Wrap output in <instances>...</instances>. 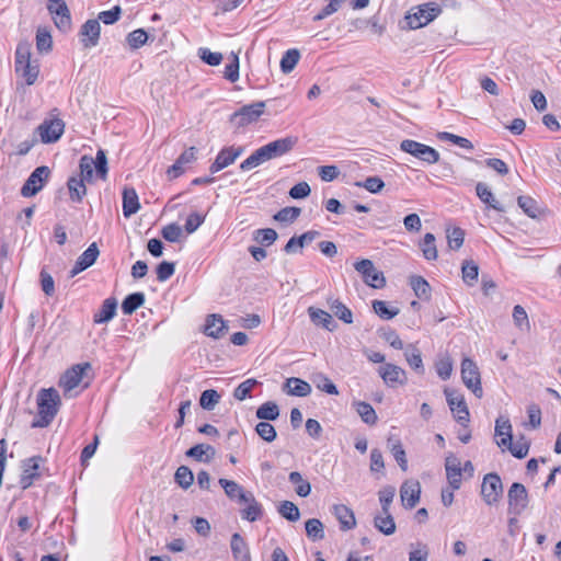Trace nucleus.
I'll use <instances>...</instances> for the list:
<instances>
[{
	"label": "nucleus",
	"mask_w": 561,
	"mask_h": 561,
	"mask_svg": "<svg viewBox=\"0 0 561 561\" xmlns=\"http://www.w3.org/2000/svg\"><path fill=\"white\" fill-rule=\"evenodd\" d=\"M80 173L72 175L67 182L70 199L80 203L87 194L85 183H92L95 179H105V151L99 149L96 158L82 156L79 163Z\"/></svg>",
	"instance_id": "1"
},
{
	"label": "nucleus",
	"mask_w": 561,
	"mask_h": 561,
	"mask_svg": "<svg viewBox=\"0 0 561 561\" xmlns=\"http://www.w3.org/2000/svg\"><path fill=\"white\" fill-rule=\"evenodd\" d=\"M60 404V396L56 389H42L37 394V416L31 426L33 428L47 427L57 415Z\"/></svg>",
	"instance_id": "2"
},
{
	"label": "nucleus",
	"mask_w": 561,
	"mask_h": 561,
	"mask_svg": "<svg viewBox=\"0 0 561 561\" xmlns=\"http://www.w3.org/2000/svg\"><path fill=\"white\" fill-rule=\"evenodd\" d=\"M15 72L27 85L36 82L39 75V62L32 59L31 46L27 42L20 43L15 51Z\"/></svg>",
	"instance_id": "3"
},
{
	"label": "nucleus",
	"mask_w": 561,
	"mask_h": 561,
	"mask_svg": "<svg viewBox=\"0 0 561 561\" xmlns=\"http://www.w3.org/2000/svg\"><path fill=\"white\" fill-rule=\"evenodd\" d=\"M440 12L442 9L435 2L423 3L412 8L405 16L407 23L410 28L416 30L431 23Z\"/></svg>",
	"instance_id": "4"
},
{
	"label": "nucleus",
	"mask_w": 561,
	"mask_h": 561,
	"mask_svg": "<svg viewBox=\"0 0 561 561\" xmlns=\"http://www.w3.org/2000/svg\"><path fill=\"white\" fill-rule=\"evenodd\" d=\"M400 149L428 164L436 163L439 160L437 150L412 139L402 140Z\"/></svg>",
	"instance_id": "5"
},
{
	"label": "nucleus",
	"mask_w": 561,
	"mask_h": 561,
	"mask_svg": "<svg viewBox=\"0 0 561 561\" xmlns=\"http://www.w3.org/2000/svg\"><path fill=\"white\" fill-rule=\"evenodd\" d=\"M461 379L476 397L481 398L483 396L480 371L471 358L466 357L461 362Z\"/></svg>",
	"instance_id": "6"
},
{
	"label": "nucleus",
	"mask_w": 561,
	"mask_h": 561,
	"mask_svg": "<svg viewBox=\"0 0 561 561\" xmlns=\"http://www.w3.org/2000/svg\"><path fill=\"white\" fill-rule=\"evenodd\" d=\"M100 21L105 23V11L99 13L98 19L88 20L79 32V37L84 48H91L98 45L101 36Z\"/></svg>",
	"instance_id": "7"
},
{
	"label": "nucleus",
	"mask_w": 561,
	"mask_h": 561,
	"mask_svg": "<svg viewBox=\"0 0 561 561\" xmlns=\"http://www.w3.org/2000/svg\"><path fill=\"white\" fill-rule=\"evenodd\" d=\"M354 268L362 275L366 285L373 288H382L386 285L382 272L375 267L373 261L363 259L354 264Z\"/></svg>",
	"instance_id": "8"
},
{
	"label": "nucleus",
	"mask_w": 561,
	"mask_h": 561,
	"mask_svg": "<svg viewBox=\"0 0 561 561\" xmlns=\"http://www.w3.org/2000/svg\"><path fill=\"white\" fill-rule=\"evenodd\" d=\"M50 169L46 165L37 167L27 178L21 188V194L24 197H32L36 195L48 181Z\"/></svg>",
	"instance_id": "9"
},
{
	"label": "nucleus",
	"mask_w": 561,
	"mask_h": 561,
	"mask_svg": "<svg viewBox=\"0 0 561 561\" xmlns=\"http://www.w3.org/2000/svg\"><path fill=\"white\" fill-rule=\"evenodd\" d=\"M65 123L60 118H46L36 128L43 144L56 142L64 134Z\"/></svg>",
	"instance_id": "10"
},
{
	"label": "nucleus",
	"mask_w": 561,
	"mask_h": 561,
	"mask_svg": "<svg viewBox=\"0 0 561 561\" xmlns=\"http://www.w3.org/2000/svg\"><path fill=\"white\" fill-rule=\"evenodd\" d=\"M503 494V484L499 474L488 473L481 484V495L489 505L496 503Z\"/></svg>",
	"instance_id": "11"
},
{
	"label": "nucleus",
	"mask_w": 561,
	"mask_h": 561,
	"mask_svg": "<svg viewBox=\"0 0 561 561\" xmlns=\"http://www.w3.org/2000/svg\"><path fill=\"white\" fill-rule=\"evenodd\" d=\"M379 502L381 504L382 514L375 517L374 526H396L394 519L389 513V506L391 505L396 495V488L387 485L379 491Z\"/></svg>",
	"instance_id": "12"
},
{
	"label": "nucleus",
	"mask_w": 561,
	"mask_h": 561,
	"mask_svg": "<svg viewBox=\"0 0 561 561\" xmlns=\"http://www.w3.org/2000/svg\"><path fill=\"white\" fill-rule=\"evenodd\" d=\"M444 392L446 396L447 403L457 422L460 423L461 425L467 426V424L469 423L470 413L463 397L461 394H458L456 391L449 389H445Z\"/></svg>",
	"instance_id": "13"
},
{
	"label": "nucleus",
	"mask_w": 561,
	"mask_h": 561,
	"mask_svg": "<svg viewBox=\"0 0 561 561\" xmlns=\"http://www.w3.org/2000/svg\"><path fill=\"white\" fill-rule=\"evenodd\" d=\"M264 108L265 102L263 101L243 105L232 115V121H234L239 126L249 125L259 119V117L264 113Z\"/></svg>",
	"instance_id": "14"
},
{
	"label": "nucleus",
	"mask_w": 561,
	"mask_h": 561,
	"mask_svg": "<svg viewBox=\"0 0 561 561\" xmlns=\"http://www.w3.org/2000/svg\"><path fill=\"white\" fill-rule=\"evenodd\" d=\"M510 511L514 514H520L528 505V493L524 484L514 482L508 490Z\"/></svg>",
	"instance_id": "15"
},
{
	"label": "nucleus",
	"mask_w": 561,
	"mask_h": 561,
	"mask_svg": "<svg viewBox=\"0 0 561 561\" xmlns=\"http://www.w3.org/2000/svg\"><path fill=\"white\" fill-rule=\"evenodd\" d=\"M243 152V148L242 147H225L222 148L215 161L211 163V165L209 167V171L210 173H217L219 171H221L222 169L231 165Z\"/></svg>",
	"instance_id": "16"
},
{
	"label": "nucleus",
	"mask_w": 561,
	"mask_h": 561,
	"mask_svg": "<svg viewBox=\"0 0 561 561\" xmlns=\"http://www.w3.org/2000/svg\"><path fill=\"white\" fill-rule=\"evenodd\" d=\"M378 374L389 387H396L398 385L403 386L408 381L405 371L394 364H385L383 366H380L378 368Z\"/></svg>",
	"instance_id": "17"
},
{
	"label": "nucleus",
	"mask_w": 561,
	"mask_h": 561,
	"mask_svg": "<svg viewBox=\"0 0 561 561\" xmlns=\"http://www.w3.org/2000/svg\"><path fill=\"white\" fill-rule=\"evenodd\" d=\"M49 12L53 14V19L57 28L61 32H68L71 27L70 12L64 0L58 2H51L48 5Z\"/></svg>",
	"instance_id": "18"
},
{
	"label": "nucleus",
	"mask_w": 561,
	"mask_h": 561,
	"mask_svg": "<svg viewBox=\"0 0 561 561\" xmlns=\"http://www.w3.org/2000/svg\"><path fill=\"white\" fill-rule=\"evenodd\" d=\"M90 368V364L85 363L68 369L60 379V386L64 388L65 392H70L78 387L83 379L84 371Z\"/></svg>",
	"instance_id": "19"
},
{
	"label": "nucleus",
	"mask_w": 561,
	"mask_h": 561,
	"mask_svg": "<svg viewBox=\"0 0 561 561\" xmlns=\"http://www.w3.org/2000/svg\"><path fill=\"white\" fill-rule=\"evenodd\" d=\"M421 485L417 480H407L400 488V497L403 506L414 507L420 500Z\"/></svg>",
	"instance_id": "20"
},
{
	"label": "nucleus",
	"mask_w": 561,
	"mask_h": 561,
	"mask_svg": "<svg viewBox=\"0 0 561 561\" xmlns=\"http://www.w3.org/2000/svg\"><path fill=\"white\" fill-rule=\"evenodd\" d=\"M445 470L450 488L458 490L461 485L462 469L460 460L454 454L446 457Z\"/></svg>",
	"instance_id": "21"
},
{
	"label": "nucleus",
	"mask_w": 561,
	"mask_h": 561,
	"mask_svg": "<svg viewBox=\"0 0 561 561\" xmlns=\"http://www.w3.org/2000/svg\"><path fill=\"white\" fill-rule=\"evenodd\" d=\"M297 144V137L287 136L284 138L276 139L271 141L265 146L267 149L268 156L272 159L279 158L294 149Z\"/></svg>",
	"instance_id": "22"
},
{
	"label": "nucleus",
	"mask_w": 561,
	"mask_h": 561,
	"mask_svg": "<svg viewBox=\"0 0 561 561\" xmlns=\"http://www.w3.org/2000/svg\"><path fill=\"white\" fill-rule=\"evenodd\" d=\"M99 254L100 250L98 248V244L93 242L76 261L75 266L70 271V277H75L79 273L92 266L96 261Z\"/></svg>",
	"instance_id": "23"
},
{
	"label": "nucleus",
	"mask_w": 561,
	"mask_h": 561,
	"mask_svg": "<svg viewBox=\"0 0 561 561\" xmlns=\"http://www.w3.org/2000/svg\"><path fill=\"white\" fill-rule=\"evenodd\" d=\"M41 457H32L23 461V472L20 484L23 489L31 486L35 479L39 477Z\"/></svg>",
	"instance_id": "24"
},
{
	"label": "nucleus",
	"mask_w": 561,
	"mask_h": 561,
	"mask_svg": "<svg viewBox=\"0 0 561 561\" xmlns=\"http://www.w3.org/2000/svg\"><path fill=\"white\" fill-rule=\"evenodd\" d=\"M196 159V148L191 147L183 151L176 161L168 169L167 173L170 178L175 179L180 176L184 170L185 165L193 162Z\"/></svg>",
	"instance_id": "25"
},
{
	"label": "nucleus",
	"mask_w": 561,
	"mask_h": 561,
	"mask_svg": "<svg viewBox=\"0 0 561 561\" xmlns=\"http://www.w3.org/2000/svg\"><path fill=\"white\" fill-rule=\"evenodd\" d=\"M227 330L228 325L221 316L214 313L207 317L204 330L206 335L219 339L227 332Z\"/></svg>",
	"instance_id": "26"
},
{
	"label": "nucleus",
	"mask_w": 561,
	"mask_h": 561,
	"mask_svg": "<svg viewBox=\"0 0 561 561\" xmlns=\"http://www.w3.org/2000/svg\"><path fill=\"white\" fill-rule=\"evenodd\" d=\"M308 314L314 325L322 327L330 332L336 329V323L329 312L319 308L309 307Z\"/></svg>",
	"instance_id": "27"
},
{
	"label": "nucleus",
	"mask_w": 561,
	"mask_h": 561,
	"mask_svg": "<svg viewBox=\"0 0 561 561\" xmlns=\"http://www.w3.org/2000/svg\"><path fill=\"white\" fill-rule=\"evenodd\" d=\"M219 484L224 488L225 493L231 500H237L240 503L251 500V492L244 491L241 485L232 480L219 479Z\"/></svg>",
	"instance_id": "28"
},
{
	"label": "nucleus",
	"mask_w": 561,
	"mask_h": 561,
	"mask_svg": "<svg viewBox=\"0 0 561 561\" xmlns=\"http://www.w3.org/2000/svg\"><path fill=\"white\" fill-rule=\"evenodd\" d=\"M270 160L271 158L268 156L267 149L265 148V146H262L257 148L255 151H253L245 160L241 162L240 169L242 171H249Z\"/></svg>",
	"instance_id": "29"
},
{
	"label": "nucleus",
	"mask_w": 561,
	"mask_h": 561,
	"mask_svg": "<svg viewBox=\"0 0 561 561\" xmlns=\"http://www.w3.org/2000/svg\"><path fill=\"white\" fill-rule=\"evenodd\" d=\"M230 547L232 556L237 561H251L248 545L240 534L236 533L232 535Z\"/></svg>",
	"instance_id": "30"
},
{
	"label": "nucleus",
	"mask_w": 561,
	"mask_h": 561,
	"mask_svg": "<svg viewBox=\"0 0 561 561\" xmlns=\"http://www.w3.org/2000/svg\"><path fill=\"white\" fill-rule=\"evenodd\" d=\"M140 208L138 195L134 188H125L123 192V213L125 217H130Z\"/></svg>",
	"instance_id": "31"
},
{
	"label": "nucleus",
	"mask_w": 561,
	"mask_h": 561,
	"mask_svg": "<svg viewBox=\"0 0 561 561\" xmlns=\"http://www.w3.org/2000/svg\"><path fill=\"white\" fill-rule=\"evenodd\" d=\"M495 436H500L501 439L497 442L500 447L506 446V444H511L512 440V425L508 419L499 417L495 421Z\"/></svg>",
	"instance_id": "32"
},
{
	"label": "nucleus",
	"mask_w": 561,
	"mask_h": 561,
	"mask_svg": "<svg viewBox=\"0 0 561 561\" xmlns=\"http://www.w3.org/2000/svg\"><path fill=\"white\" fill-rule=\"evenodd\" d=\"M287 393L297 397H307L311 393V386L300 378H289L285 383Z\"/></svg>",
	"instance_id": "33"
},
{
	"label": "nucleus",
	"mask_w": 561,
	"mask_h": 561,
	"mask_svg": "<svg viewBox=\"0 0 561 561\" xmlns=\"http://www.w3.org/2000/svg\"><path fill=\"white\" fill-rule=\"evenodd\" d=\"M187 457L194 458L197 461L208 462L215 456V448L206 444H197L191 447L186 453Z\"/></svg>",
	"instance_id": "34"
},
{
	"label": "nucleus",
	"mask_w": 561,
	"mask_h": 561,
	"mask_svg": "<svg viewBox=\"0 0 561 561\" xmlns=\"http://www.w3.org/2000/svg\"><path fill=\"white\" fill-rule=\"evenodd\" d=\"M241 505H245L241 511V516L243 519L249 523H253L259 519L262 514L261 505L255 501L253 494L251 493V500L243 501L240 503Z\"/></svg>",
	"instance_id": "35"
},
{
	"label": "nucleus",
	"mask_w": 561,
	"mask_h": 561,
	"mask_svg": "<svg viewBox=\"0 0 561 561\" xmlns=\"http://www.w3.org/2000/svg\"><path fill=\"white\" fill-rule=\"evenodd\" d=\"M476 192L481 202L486 204L490 208L497 211L504 210L500 203L494 198L493 193L485 183L479 182L476 186Z\"/></svg>",
	"instance_id": "36"
},
{
	"label": "nucleus",
	"mask_w": 561,
	"mask_h": 561,
	"mask_svg": "<svg viewBox=\"0 0 561 561\" xmlns=\"http://www.w3.org/2000/svg\"><path fill=\"white\" fill-rule=\"evenodd\" d=\"M332 513L340 522L341 526H355L354 512L344 504H336L332 507Z\"/></svg>",
	"instance_id": "37"
},
{
	"label": "nucleus",
	"mask_w": 561,
	"mask_h": 561,
	"mask_svg": "<svg viewBox=\"0 0 561 561\" xmlns=\"http://www.w3.org/2000/svg\"><path fill=\"white\" fill-rule=\"evenodd\" d=\"M36 49L39 54H48L53 49V38L47 27H38L36 32Z\"/></svg>",
	"instance_id": "38"
},
{
	"label": "nucleus",
	"mask_w": 561,
	"mask_h": 561,
	"mask_svg": "<svg viewBox=\"0 0 561 561\" xmlns=\"http://www.w3.org/2000/svg\"><path fill=\"white\" fill-rule=\"evenodd\" d=\"M410 285L415 294V296L420 299H430L431 297V287L427 280L417 275H413L410 277Z\"/></svg>",
	"instance_id": "39"
},
{
	"label": "nucleus",
	"mask_w": 561,
	"mask_h": 561,
	"mask_svg": "<svg viewBox=\"0 0 561 561\" xmlns=\"http://www.w3.org/2000/svg\"><path fill=\"white\" fill-rule=\"evenodd\" d=\"M145 302L144 293H133L125 297L122 302V310L124 314L134 313Z\"/></svg>",
	"instance_id": "40"
},
{
	"label": "nucleus",
	"mask_w": 561,
	"mask_h": 561,
	"mask_svg": "<svg viewBox=\"0 0 561 561\" xmlns=\"http://www.w3.org/2000/svg\"><path fill=\"white\" fill-rule=\"evenodd\" d=\"M462 279L468 286H473L479 276V266L472 260L463 261L461 266Z\"/></svg>",
	"instance_id": "41"
},
{
	"label": "nucleus",
	"mask_w": 561,
	"mask_h": 561,
	"mask_svg": "<svg viewBox=\"0 0 561 561\" xmlns=\"http://www.w3.org/2000/svg\"><path fill=\"white\" fill-rule=\"evenodd\" d=\"M356 412L362 417L363 422L373 425L377 422V414L371 404L364 401H356L353 403Z\"/></svg>",
	"instance_id": "42"
},
{
	"label": "nucleus",
	"mask_w": 561,
	"mask_h": 561,
	"mask_svg": "<svg viewBox=\"0 0 561 561\" xmlns=\"http://www.w3.org/2000/svg\"><path fill=\"white\" fill-rule=\"evenodd\" d=\"M404 356L412 369L421 374L424 373L421 352L416 346L409 345L404 352Z\"/></svg>",
	"instance_id": "43"
},
{
	"label": "nucleus",
	"mask_w": 561,
	"mask_h": 561,
	"mask_svg": "<svg viewBox=\"0 0 561 561\" xmlns=\"http://www.w3.org/2000/svg\"><path fill=\"white\" fill-rule=\"evenodd\" d=\"M389 449L398 462L399 467L403 470H408V460L405 456V450L403 449V446L399 439H396L392 442L391 438L388 439Z\"/></svg>",
	"instance_id": "44"
},
{
	"label": "nucleus",
	"mask_w": 561,
	"mask_h": 561,
	"mask_svg": "<svg viewBox=\"0 0 561 561\" xmlns=\"http://www.w3.org/2000/svg\"><path fill=\"white\" fill-rule=\"evenodd\" d=\"M255 414L260 420L274 421L279 416V409L275 402L267 401L257 408Z\"/></svg>",
	"instance_id": "45"
},
{
	"label": "nucleus",
	"mask_w": 561,
	"mask_h": 561,
	"mask_svg": "<svg viewBox=\"0 0 561 561\" xmlns=\"http://www.w3.org/2000/svg\"><path fill=\"white\" fill-rule=\"evenodd\" d=\"M300 59V53L298 49H288L282 57L280 69L284 73H289L294 70Z\"/></svg>",
	"instance_id": "46"
},
{
	"label": "nucleus",
	"mask_w": 561,
	"mask_h": 561,
	"mask_svg": "<svg viewBox=\"0 0 561 561\" xmlns=\"http://www.w3.org/2000/svg\"><path fill=\"white\" fill-rule=\"evenodd\" d=\"M423 256L428 261L437 259V249L435 244V237L433 233H426L420 244Z\"/></svg>",
	"instance_id": "47"
},
{
	"label": "nucleus",
	"mask_w": 561,
	"mask_h": 561,
	"mask_svg": "<svg viewBox=\"0 0 561 561\" xmlns=\"http://www.w3.org/2000/svg\"><path fill=\"white\" fill-rule=\"evenodd\" d=\"M288 480L290 483L296 484V493L306 497L311 492V485L308 481L302 479V476L298 471H293L289 473Z\"/></svg>",
	"instance_id": "48"
},
{
	"label": "nucleus",
	"mask_w": 561,
	"mask_h": 561,
	"mask_svg": "<svg viewBox=\"0 0 561 561\" xmlns=\"http://www.w3.org/2000/svg\"><path fill=\"white\" fill-rule=\"evenodd\" d=\"M505 447L512 453L514 457L523 459L528 455L530 444L524 436H522L514 443L512 439L511 444H506Z\"/></svg>",
	"instance_id": "49"
},
{
	"label": "nucleus",
	"mask_w": 561,
	"mask_h": 561,
	"mask_svg": "<svg viewBox=\"0 0 561 561\" xmlns=\"http://www.w3.org/2000/svg\"><path fill=\"white\" fill-rule=\"evenodd\" d=\"M330 309L333 314L342 320L343 322L351 324L353 322V313L348 307H346L342 301L335 299L330 304Z\"/></svg>",
	"instance_id": "50"
},
{
	"label": "nucleus",
	"mask_w": 561,
	"mask_h": 561,
	"mask_svg": "<svg viewBox=\"0 0 561 561\" xmlns=\"http://www.w3.org/2000/svg\"><path fill=\"white\" fill-rule=\"evenodd\" d=\"M373 309L375 313L382 320H390L400 312L398 308H390L388 304L383 300H374Z\"/></svg>",
	"instance_id": "51"
},
{
	"label": "nucleus",
	"mask_w": 561,
	"mask_h": 561,
	"mask_svg": "<svg viewBox=\"0 0 561 561\" xmlns=\"http://www.w3.org/2000/svg\"><path fill=\"white\" fill-rule=\"evenodd\" d=\"M312 381L319 390H321L328 394H333V396L339 394V390H337L336 386L324 374L314 375Z\"/></svg>",
	"instance_id": "52"
},
{
	"label": "nucleus",
	"mask_w": 561,
	"mask_h": 561,
	"mask_svg": "<svg viewBox=\"0 0 561 561\" xmlns=\"http://www.w3.org/2000/svg\"><path fill=\"white\" fill-rule=\"evenodd\" d=\"M174 480L181 488L188 489L193 484L194 476L188 467L181 466L175 471Z\"/></svg>",
	"instance_id": "53"
},
{
	"label": "nucleus",
	"mask_w": 561,
	"mask_h": 561,
	"mask_svg": "<svg viewBox=\"0 0 561 561\" xmlns=\"http://www.w3.org/2000/svg\"><path fill=\"white\" fill-rule=\"evenodd\" d=\"M219 400L220 394L214 389H208L202 392L199 404L204 410L211 411L218 404Z\"/></svg>",
	"instance_id": "54"
},
{
	"label": "nucleus",
	"mask_w": 561,
	"mask_h": 561,
	"mask_svg": "<svg viewBox=\"0 0 561 561\" xmlns=\"http://www.w3.org/2000/svg\"><path fill=\"white\" fill-rule=\"evenodd\" d=\"M278 513L287 520L295 523L300 517V512L297 505L290 501H284L278 506Z\"/></svg>",
	"instance_id": "55"
},
{
	"label": "nucleus",
	"mask_w": 561,
	"mask_h": 561,
	"mask_svg": "<svg viewBox=\"0 0 561 561\" xmlns=\"http://www.w3.org/2000/svg\"><path fill=\"white\" fill-rule=\"evenodd\" d=\"M277 232L272 228L257 229L254 231V240L264 247L273 244L277 240Z\"/></svg>",
	"instance_id": "56"
},
{
	"label": "nucleus",
	"mask_w": 561,
	"mask_h": 561,
	"mask_svg": "<svg viewBox=\"0 0 561 561\" xmlns=\"http://www.w3.org/2000/svg\"><path fill=\"white\" fill-rule=\"evenodd\" d=\"M301 209L298 207H284L274 215V219L279 222H294L300 216Z\"/></svg>",
	"instance_id": "57"
},
{
	"label": "nucleus",
	"mask_w": 561,
	"mask_h": 561,
	"mask_svg": "<svg viewBox=\"0 0 561 561\" xmlns=\"http://www.w3.org/2000/svg\"><path fill=\"white\" fill-rule=\"evenodd\" d=\"M518 206L523 209V211L529 216L530 218H536L539 214L537 202L529 196H519L517 198Z\"/></svg>",
	"instance_id": "58"
},
{
	"label": "nucleus",
	"mask_w": 561,
	"mask_h": 561,
	"mask_svg": "<svg viewBox=\"0 0 561 561\" xmlns=\"http://www.w3.org/2000/svg\"><path fill=\"white\" fill-rule=\"evenodd\" d=\"M255 432L262 439L268 443L275 440L277 436L275 427L268 422L257 423L255 426Z\"/></svg>",
	"instance_id": "59"
},
{
	"label": "nucleus",
	"mask_w": 561,
	"mask_h": 561,
	"mask_svg": "<svg viewBox=\"0 0 561 561\" xmlns=\"http://www.w3.org/2000/svg\"><path fill=\"white\" fill-rule=\"evenodd\" d=\"M513 320L515 325L520 330H529L530 323L528 319V314L526 310L519 306L516 305L513 309Z\"/></svg>",
	"instance_id": "60"
},
{
	"label": "nucleus",
	"mask_w": 561,
	"mask_h": 561,
	"mask_svg": "<svg viewBox=\"0 0 561 561\" xmlns=\"http://www.w3.org/2000/svg\"><path fill=\"white\" fill-rule=\"evenodd\" d=\"M148 34L144 28L133 31L127 36V43L133 49H137L146 44Z\"/></svg>",
	"instance_id": "61"
},
{
	"label": "nucleus",
	"mask_w": 561,
	"mask_h": 561,
	"mask_svg": "<svg viewBox=\"0 0 561 561\" xmlns=\"http://www.w3.org/2000/svg\"><path fill=\"white\" fill-rule=\"evenodd\" d=\"M182 233V228L178 224H169L161 230V236L169 242H179Z\"/></svg>",
	"instance_id": "62"
},
{
	"label": "nucleus",
	"mask_w": 561,
	"mask_h": 561,
	"mask_svg": "<svg viewBox=\"0 0 561 561\" xmlns=\"http://www.w3.org/2000/svg\"><path fill=\"white\" fill-rule=\"evenodd\" d=\"M447 240L448 245L453 250H458L462 247L465 240V232L461 228H454L453 230H447Z\"/></svg>",
	"instance_id": "63"
},
{
	"label": "nucleus",
	"mask_w": 561,
	"mask_h": 561,
	"mask_svg": "<svg viewBox=\"0 0 561 561\" xmlns=\"http://www.w3.org/2000/svg\"><path fill=\"white\" fill-rule=\"evenodd\" d=\"M175 272V264L173 262L162 261L156 268L157 279L159 282L168 280Z\"/></svg>",
	"instance_id": "64"
}]
</instances>
